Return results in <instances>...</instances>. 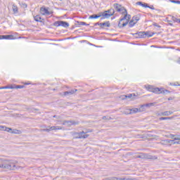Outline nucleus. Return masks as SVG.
<instances>
[{"mask_svg":"<svg viewBox=\"0 0 180 180\" xmlns=\"http://www.w3.org/2000/svg\"><path fill=\"white\" fill-rule=\"evenodd\" d=\"M0 168L15 171L16 169V161L0 159Z\"/></svg>","mask_w":180,"mask_h":180,"instance_id":"nucleus-1","label":"nucleus"},{"mask_svg":"<svg viewBox=\"0 0 180 180\" xmlns=\"http://www.w3.org/2000/svg\"><path fill=\"white\" fill-rule=\"evenodd\" d=\"M144 88H146V89L149 92H153V94H163L164 95H167V94H169V91L167 89L161 90V89L150 84L145 85Z\"/></svg>","mask_w":180,"mask_h":180,"instance_id":"nucleus-2","label":"nucleus"},{"mask_svg":"<svg viewBox=\"0 0 180 180\" xmlns=\"http://www.w3.org/2000/svg\"><path fill=\"white\" fill-rule=\"evenodd\" d=\"M155 33L151 32L150 34L149 32H139L134 34V37L136 39H145V37H153L154 36Z\"/></svg>","mask_w":180,"mask_h":180,"instance_id":"nucleus-3","label":"nucleus"},{"mask_svg":"<svg viewBox=\"0 0 180 180\" xmlns=\"http://www.w3.org/2000/svg\"><path fill=\"white\" fill-rule=\"evenodd\" d=\"M113 7L115 8V11L120 13H127L126 8H124V7H123V6L120 5V4H114Z\"/></svg>","mask_w":180,"mask_h":180,"instance_id":"nucleus-4","label":"nucleus"},{"mask_svg":"<svg viewBox=\"0 0 180 180\" xmlns=\"http://www.w3.org/2000/svg\"><path fill=\"white\" fill-rule=\"evenodd\" d=\"M101 15L103 18H110V16H113V15H115V9L110 8L103 13H101Z\"/></svg>","mask_w":180,"mask_h":180,"instance_id":"nucleus-5","label":"nucleus"},{"mask_svg":"<svg viewBox=\"0 0 180 180\" xmlns=\"http://www.w3.org/2000/svg\"><path fill=\"white\" fill-rule=\"evenodd\" d=\"M63 126H77L79 124V122L75 120H64L62 122Z\"/></svg>","mask_w":180,"mask_h":180,"instance_id":"nucleus-6","label":"nucleus"},{"mask_svg":"<svg viewBox=\"0 0 180 180\" xmlns=\"http://www.w3.org/2000/svg\"><path fill=\"white\" fill-rule=\"evenodd\" d=\"M53 26H56V27H58L60 26H62L63 27H68L70 24L65 21H56L53 23Z\"/></svg>","mask_w":180,"mask_h":180,"instance_id":"nucleus-7","label":"nucleus"},{"mask_svg":"<svg viewBox=\"0 0 180 180\" xmlns=\"http://www.w3.org/2000/svg\"><path fill=\"white\" fill-rule=\"evenodd\" d=\"M4 131H8V133H12V134H21L22 131L18 129H12L11 128H7L4 127Z\"/></svg>","mask_w":180,"mask_h":180,"instance_id":"nucleus-8","label":"nucleus"},{"mask_svg":"<svg viewBox=\"0 0 180 180\" xmlns=\"http://www.w3.org/2000/svg\"><path fill=\"white\" fill-rule=\"evenodd\" d=\"M141 158L146 160H157V156H153L148 153H141Z\"/></svg>","mask_w":180,"mask_h":180,"instance_id":"nucleus-9","label":"nucleus"},{"mask_svg":"<svg viewBox=\"0 0 180 180\" xmlns=\"http://www.w3.org/2000/svg\"><path fill=\"white\" fill-rule=\"evenodd\" d=\"M41 15L49 16V15H51V12L49 11V9L46 8L44 6L41 7L39 11Z\"/></svg>","mask_w":180,"mask_h":180,"instance_id":"nucleus-10","label":"nucleus"},{"mask_svg":"<svg viewBox=\"0 0 180 180\" xmlns=\"http://www.w3.org/2000/svg\"><path fill=\"white\" fill-rule=\"evenodd\" d=\"M13 40L15 39V36L10 34V35H0V40Z\"/></svg>","mask_w":180,"mask_h":180,"instance_id":"nucleus-11","label":"nucleus"},{"mask_svg":"<svg viewBox=\"0 0 180 180\" xmlns=\"http://www.w3.org/2000/svg\"><path fill=\"white\" fill-rule=\"evenodd\" d=\"M63 127L58 126H53L49 128L44 129V131H47L48 133L50 131H53V130H61Z\"/></svg>","mask_w":180,"mask_h":180,"instance_id":"nucleus-12","label":"nucleus"},{"mask_svg":"<svg viewBox=\"0 0 180 180\" xmlns=\"http://www.w3.org/2000/svg\"><path fill=\"white\" fill-rule=\"evenodd\" d=\"M89 130H84L80 132H76V131H73L71 132L72 136H82V134H86V133H89Z\"/></svg>","mask_w":180,"mask_h":180,"instance_id":"nucleus-13","label":"nucleus"},{"mask_svg":"<svg viewBox=\"0 0 180 180\" xmlns=\"http://www.w3.org/2000/svg\"><path fill=\"white\" fill-rule=\"evenodd\" d=\"M77 91H78V89H72L68 91H65L64 92V95L65 96H67V95H74V94H75V92H77Z\"/></svg>","mask_w":180,"mask_h":180,"instance_id":"nucleus-14","label":"nucleus"},{"mask_svg":"<svg viewBox=\"0 0 180 180\" xmlns=\"http://www.w3.org/2000/svg\"><path fill=\"white\" fill-rule=\"evenodd\" d=\"M173 113H174V112H172V111H165V112L159 113L158 116H169V115H172Z\"/></svg>","mask_w":180,"mask_h":180,"instance_id":"nucleus-15","label":"nucleus"},{"mask_svg":"<svg viewBox=\"0 0 180 180\" xmlns=\"http://www.w3.org/2000/svg\"><path fill=\"white\" fill-rule=\"evenodd\" d=\"M34 19L36 22H40V23H43L44 22V18H42L40 15H37L34 16Z\"/></svg>","mask_w":180,"mask_h":180,"instance_id":"nucleus-16","label":"nucleus"},{"mask_svg":"<svg viewBox=\"0 0 180 180\" xmlns=\"http://www.w3.org/2000/svg\"><path fill=\"white\" fill-rule=\"evenodd\" d=\"M100 27H101V29H103V27H110V22H109V21L106 22H100Z\"/></svg>","mask_w":180,"mask_h":180,"instance_id":"nucleus-17","label":"nucleus"},{"mask_svg":"<svg viewBox=\"0 0 180 180\" xmlns=\"http://www.w3.org/2000/svg\"><path fill=\"white\" fill-rule=\"evenodd\" d=\"M175 136H172L173 140L171 141L172 144H180V137L174 138Z\"/></svg>","mask_w":180,"mask_h":180,"instance_id":"nucleus-18","label":"nucleus"},{"mask_svg":"<svg viewBox=\"0 0 180 180\" xmlns=\"http://www.w3.org/2000/svg\"><path fill=\"white\" fill-rule=\"evenodd\" d=\"M11 87V89H22V88H25V85H11L10 86Z\"/></svg>","mask_w":180,"mask_h":180,"instance_id":"nucleus-19","label":"nucleus"},{"mask_svg":"<svg viewBox=\"0 0 180 180\" xmlns=\"http://www.w3.org/2000/svg\"><path fill=\"white\" fill-rule=\"evenodd\" d=\"M101 16H102V13H100L99 14L91 15L89 17V19H98V18H101Z\"/></svg>","mask_w":180,"mask_h":180,"instance_id":"nucleus-20","label":"nucleus"},{"mask_svg":"<svg viewBox=\"0 0 180 180\" xmlns=\"http://www.w3.org/2000/svg\"><path fill=\"white\" fill-rule=\"evenodd\" d=\"M138 112H141L140 108H132L130 110V115H133V113H138Z\"/></svg>","mask_w":180,"mask_h":180,"instance_id":"nucleus-21","label":"nucleus"},{"mask_svg":"<svg viewBox=\"0 0 180 180\" xmlns=\"http://www.w3.org/2000/svg\"><path fill=\"white\" fill-rule=\"evenodd\" d=\"M136 4L137 5H140L141 6H143V8H151L150 6H148V4L146 3L143 4V2L141 1H139Z\"/></svg>","mask_w":180,"mask_h":180,"instance_id":"nucleus-22","label":"nucleus"},{"mask_svg":"<svg viewBox=\"0 0 180 180\" xmlns=\"http://www.w3.org/2000/svg\"><path fill=\"white\" fill-rule=\"evenodd\" d=\"M174 117H161L159 118V120H172Z\"/></svg>","mask_w":180,"mask_h":180,"instance_id":"nucleus-23","label":"nucleus"},{"mask_svg":"<svg viewBox=\"0 0 180 180\" xmlns=\"http://www.w3.org/2000/svg\"><path fill=\"white\" fill-rule=\"evenodd\" d=\"M77 23L79 26H89V24H86V22L82 21H77Z\"/></svg>","mask_w":180,"mask_h":180,"instance_id":"nucleus-24","label":"nucleus"},{"mask_svg":"<svg viewBox=\"0 0 180 180\" xmlns=\"http://www.w3.org/2000/svg\"><path fill=\"white\" fill-rule=\"evenodd\" d=\"M122 15H124L121 19H120V22H123V20H127V13H122Z\"/></svg>","mask_w":180,"mask_h":180,"instance_id":"nucleus-25","label":"nucleus"},{"mask_svg":"<svg viewBox=\"0 0 180 180\" xmlns=\"http://www.w3.org/2000/svg\"><path fill=\"white\" fill-rule=\"evenodd\" d=\"M136 23H137L136 22H135L134 20H133L132 19L129 21V27H133V26H134V25H136Z\"/></svg>","mask_w":180,"mask_h":180,"instance_id":"nucleus-26","label":"nucleus"},{"mask_svg":"<svg viewBox=\"0 0 180 180\" xmlns=\"http://www.w3.org/2000/svg\"><path fill=\"white\" fill-rule=\"evenodd\" d=\"M172 20H173V22H174L176 23H180V19L176 18L174 16L172 17Z\"/></svg>","mask_w":180,"mask_h":180,"instance_id":"nucleus-27","label":"nucleus"},{"mask_svg":"<svg viewBox=\"0 0 180 180\" xmlns=\"http://www.w3.org/2000/svg\"><path fill=\"white\" fill-rule=\"evenodd\" d=\"M129 24V21H127L126 22H124L122 25H120V21L118 23V27H124V26H127Z\"/></svg>","mask_w":180,"mask_h":180,"instance_id":"nucleus-28","label":"nucleus"},{"mask_svg":"<svg viewBox=\"0 0 180 180\" xmlns=\"http://www.w3.org/2000/svg\"><path fill=\"white\" fill-rule=\"evenodd\" d=\"M132 20H134L137 23V22L140 20V17L139 15H134L132 18Z\"/></svg>","mask_w":180,"mask_h":180,"instance_id":"nucleus-29","label":"nucleus"},{"mask_svg":"<svg viewBox=\"0 0 180 180\" xmlns=\"http://www.w3.org/2000/svg\"><path fill=\"white\" fill-rule=\"evenodd\" d=\"M13 12L14 13H18V6L13 5Z\"/></svg>","mask_w":180,"mask_h":180,"instance_id":"nucleus-30","label":"nucleus"},{"mask_svg":"<svg viewBox=\"0 0 180 180\" xmlns=\"http://www.w3.org/2000/svg\"><path fill=\"white\" fill-rule=\"evenodd\" d=\"M13 87H11V86H2V87H0V89H11Z\"/></svg>","mask_w":180,"mask_h":180,"instance_id":"nucleus-31","label":"nucleus"},{"mask_svg":"<svg viewBox=\"0 0 180 180\" xmlns=\"http://www.w3.org/2000/svg\"><path fill=\"white\" fill-rule=\"evenodd\" d=\"M145 106L146 108H151V106H154V103H146Z\"/></svg>","mask_w":180,"mask_h":180,"instance_id":"nucleus-32","label":"nucleus"},{"mask_svg":"<svg viewBox=\"0 0 180 180\" xmlns=\"http://www.w3.org/2000/svg\"><path fill=\"white\" fill-rule=\"evenodd\" d=\"M131 18V15H130V14H127V22H129V20H130Z\"/></svg>","mask_w":180,"mask_h":180,"instance_id":"nucleus-33","label":"nucleus"},{"mask_svg":"<svg viewBox=\"0 0 180 180\" xmlns=\"http://www.w3.org/2000/svg\"><path fill=\"white\" fill-rule=\"evenodd\" d=\"M126 98H128L129 99H133V94H129L127 96H125Z\"/></svg>","mask_w":180,"mask_h":180,"instance_id":"nucleus-34","label":"nucleus"},{"mask_svg":"<svg viewBox=\"0 0 180 180\" xmlns=\"http://www.w3.org/2000/svg\"><path fill=\"white\" fill-rule=\"evenodd\" d=\"M88 136H76L75 139H86Z\"/></svg>","mask_w":180,"mask_h":180,"instance_id":"nucleus-35","label":"nucleus"},{"mask_svg":"<svg viewBox=\"0 0 180 180\" xmlns=\"http://www.w3.org/2000/svg\"><path fill=\"white\" fill-rule=\"evenodd\" d=\"M110 180H124V179H119L117 177H112Z\"/></svg>","mask_w":180,"mask_h":180,"instance_id":"nucleus-36","label":"nucleus"},{"mask_svg":"<svg viewBox=\"0 0 180 180\" xmlns=\"http://www.w3.org/2000/svg\"><path fill=\"white\" fill-rule=\"evenodd\" d=\"M109 119H110V117H109V116H103V120H109Z\"/></svg>","mask_w":180,"mask_h":180,"instance_id":"nucleus-37","label":"nucleus"},{"mask_svg":"<svg viewBox=\"0 0 180 180\" xmlns=\"http://www.w3.org/2000/svg\"><path fill=\"white\" fill-rule=\"evenodd\" d=\"M172 4H180V1H176V0H172Z\"/></svg>","mask_w":180,"mask_h":180,"instance_id":"nucleus-38","label":"nucleus"},{"mask_svg":"<svg viewBox=\"0 0 180 180\" xmlns=\"http://www.w3.org/2000/svg\"><path fill=\"white\" fill-rule=\"evenodd\" d=\"M0 130H2L4 131L5 130V127L4 126H2V125H0Z\"/></svg>","mask_w":180,"mask_h":180,"instance_id":"nucleus-39","label":"nucleus"},{"mask_svg":"<svg viewBox=\"0 0 180 180\" xmlns=\"http://www.w3.org/2000/svg\"><path fill=\"white\" fill-rule=\"evenodd\" d=\"M22 6L23 8H27V4H26V3H24V4H22Z\"/></svg>","mask_w":180,"mask_h":180,"instance_id":"nucleus-40","label":"nucleus"},{"mask_svg":"<svg viewBox=\"0 0 180 180\" xmlns=\"http://www.w3.org/2000/svg\"><path fill=\"white\" fill-rule=\"evenodd\" d=\"M153 26H155L156 27H161V26L158 25L157 23H154Z\"/></svg>","mask_w":180,"mask_h":180,"instance_id":"nucleus-41","label":"nucleus"},{"mask_svg":"<svg viewBox=\"0 0 180 180\" xmlns=\"http://www.w3.org/2000/svg\"><path fill=\"white\" fill-rule=\"evenodd\" d=\"M94 26H101V23H99V22H96V23L94 24Z\"/></svg>","mask_w":180,"mask_h":180,"instance_id":"nucleus-42","label":"nucleus"},{"mask_svg":"<svg viewBox=\"0 0 180 180\" xmlns=\"http://www.w3.org/2000/svg\"><path fill=\"white\" fill-rule=\"evenodd\" d=\"M141 139H143V140H146L147 136H141Z\"/></svg>","mask_w":180,"mask_h":180,"instance_id":"nucleus-43","label":"nucleus"},{"mask_svg":"<svg viewBox=\"0 0 180 180\" xmlns=\"http://www.w3.org/2000/svg\"><path fill=\"white\" fill-rule=\"evenodd\" d=\"M167 22L170 25V26H172V23H171V20H167Z\"/></svg>","mask_w":180,"mask_h":180,"instance_id":"nucleus-44","label":"nucleus"},{"mask_svg":"<svg viewBox=\"0 0 180 180\" xmlns=\"http://www.w3.org/2000/svg\"><path fill=\"white\" fill-rule=\"evenodd\" d=\"M173 99H174V98L169 97V98H168V101H172Z\"/></svg>","mask_w":180,"mask_h":180,"instance_id":"nucleus-45","label":"nucleus"},{"mask_svg":"<svg viewBox=\"0 0 180 180\" xmlns=\"http://www.w3.org/2000/svg\"><path fill=\"white\" fill-rule=\"evenodd\" d=\"M53 117H56L57 119H60V117H58L57 115H53Z\"/></svg>","mask_w":180,"mask_h":180,"instance_id":"nucleus-46","label":"nucleus"},{"mask_svg":"<svg viewBox=\"0 0 180 180\" xmlns=\"http://www.w3.org/2000/svg\"><path fill=\"white\" fill-rule=\"evenodd\" d=\"M137 158H141V155H140L137 156Z\"/></svg>","mask_w":180,"mask_h":180,"instance_id":"nucleus-47","label":"nucleus"},{"mask_svg":"<svg viewBox=\"0 0 180 180\" xmlns=\"http://www.w3.org/2000/svg\"><path fill=\"white\" fill-rule=\"evenodd\" d=\"M150 9H154V6H152V7H150Z\"/></svg>","mask_w":180,"mask_h":180,"instance_id":"nucleus-48","label":"nucleus"},{"mask_svg":"<svg viewBox=\"0 0 180 180\" xmlns=\"http://www.w3.org/2000/svg\"><path fill=\"white\" fill-rule=\"evenodd\" d=\"M25 85H30V83H25Z\"/></svg>","mask_w":180,"mask_h":180,"instance_id":"nucleus-49","label":"nucleus"},{"mask_svg":"<svg viewBox=\"0 0 180 180\" xmlns=\"http://www.w3.org/2000/svg\"><path fill=\"white\" fill-rule=\"evenodd\" d=\"M170 136H174V134H170Z\"/></svg>","mask_w":180,"mask_h":180,"instance_id":"nucleus-50","label":"nucleus"},{"mask_svg":"<svg viewBox=\"0 0 180 180\" xmlns=\"http://www.w3.org/2000/svg\"><path fill=\"white\" fill-rule=\"evenodd\" d=\"M85 136H88V134H85Z\"/></svg>","mask_w":180,"mask_h":180,"instance_id":"nucleus-51","label":"nucleus"},{"mask_svg":"<svg viewBox=\"0 0 180 180\" xmlns=\"http://www.w3.org/2000/svg\"><path fill=\"white\" fill-rule=\"evenodd\" d=\"M60 1H63V0H60Z\"/></svg>","mask_w":180,"mask_h":180,"instance_id":"nucleus-52","label":"nucleus"},{"mask_svg":"<svg viewBox=\"0 0 180 180\" xmlns=\"http://www.w3.org/2000/svg\"><path fill=\"white\" fill-rule=\"evenodd\" d=\"M179 60H180V58H179Z\"/></svg>","mask_w":180,"mask_h":180,"instance_id":"nucleus-53","label":"nucleus"}]
</instances>
